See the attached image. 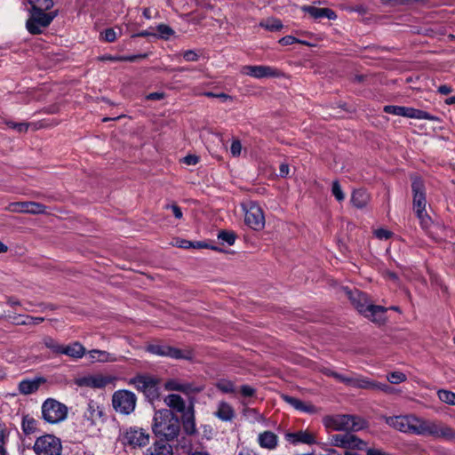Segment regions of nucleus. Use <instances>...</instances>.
<instances>
[{"label": "nucleus", "instance_id": "19", "mask_svg": "<svg viewBox=\"0 0 455 455\" xmlns=\"http://www.w3.org/2000/svg\"><path fill=\"white\" fill-rule=\"evenodd\" d=\"M8 209L14 212L39 214L45 212V206L36 202H17L9 204Z\"/></svg>", "mask_w": 455, "mask_h": 455}, {"label": "nucleus", "instance_id": "25", "mask_svg": "<svg viewBox=\"0 0 455 455\" xmlns=\"http://www.w3.org/2000/svg\"><path fill=\"white\" fill-rule=\"evenodd\" d=\"M257 441L261 448L273 451L278 446L279 439L274 432L267 430L259 434Z\"/></svg>", "mask_w": 455, "mask_h": 455}, {"label": "nucleus", "instance_id": "55", "mask_svg": "<svg viewBox=\"0 0 455 455\" xmlns=\"http://www.w3.org/2000/svg\"><path fill=\"white\" fill-rule=\"evenodd\" d=\"M298 42H299V41L292 36H286L282 37L279 40V44L283 46L291 45V44H293Z\"/></svg>", "mask_w": 455, "mask_h": 455}, {"label": "nucleus", "instance_id": "30", "mask_svg": "<svg viewBox=\"0 0 455 455\" xmlns=\"http://www.w3.org/2000/svg\"><path fill=\"white\" fill-rule=\"evenodd\" d=\"M387 310V308L382 306H375L371 304L369 310H367V313H365L363 315L371 319L372 322L382 323L386 320L385 313Z\"/></svg>", "mask_w": 455, "mask_h": 455}, {"label": "nucleus", "instance_id": "26", "mask_svg": "<svg viewBox=\"0 0 455 455\" xmlns=\"http://www.w3.org/2000/svg\"><path fill=\"white\" fill-rule=\"evenodd\" d=\"M323 372L325 375L333 377L338 381L344 383L345 385H347L348 387H355V388L356 387L358 377H359V374H356V373H351L349 375H343V374L338 373L334 371H331L330 369H324L323 371Z\"/></svg>", "mask_w": 455, "mask_h": 455}, {"label": "nucleus", "instance_id": "45", "mask_svg": "<svg viewBox=\"0 0 455 455\" xmlns=\"http://www.w3.org/2000/svg\"><path fill=\"white\" fill-rule=\"evenodd\" d=\"M156 31L161 38L168 39L171 36L174 34V31L165 24H159L156 27Z\"/></svg>", "mask_w": 455, "mask_h": 455}, {"label": "nucleus", "instance_id": "10", "mask_svg": "<svg viewBox=\"0 0 455 455\" xmlns=\"http://www.w3.org/2000/svg\"><path fill=\"white\" fill-rule=\"evenodd\" d=\"M241 74L256 78L262 79L267 77H279L282 72L275 67L267 65H245L241 68Z\"/></svg>", "mask_w": 455, "mask_h": 455}, {"label": "nucleus", "instance_id": "6", "mask_svg": "<svg viewBox=\"0 0 455 455\" xmlns=\"http://www.w3.org/2000/svg\"><path fill=\"white\" fill-rule=\"evenodd\" d=\"M136 403L137 397L135 394L129 390H117L112 395V405L115 411L124 415H129L133 412Z\"/></svg>", "mask_w": 455, "mask_h": 455}, {"label": "nucleus", "instance_id": "63", "mask_svg": "<svg viewBox=\"0 0 455 455\" xmlns=\"http://www.w3.org/2000/svg\"><path fill=\"white\" fill-rule=\"evenodd\" d=\"M289 174V165L282 164L279 168V175L281 177H286Z\"/></svg>", "mask_w": 455, "mask_h": 455}, {"label": "nucleus", "instance_id": "44", "mask_svg": "<svg viewBox=\"0 0 455 455\" xmlns=\"http://www.w3.org/2000/svg\"><path fill=\"white\" fill-rule=\"evenodd\" d=\"M302 10L315 19L323 18L324 8H318L315 6H303Z\"/></svg>", "mask_w": 455, "mask_h": 455}, {"label": "nucleus", "instance_id": "46", "mask_svg": "<svg viewBox=\"0 0 455 455\" xmlns=\"http://www.w3.org/2000/svg\"><path fill=\"white\" fill-rule=\"evenodd\" d=\"M5 124L8 128L16 130L19 132H26L29 127L28 123H15L13 121H6Z\"/></svg>", "mask_w": 455, "mask_h": 455}, {"label": "nucleus", "instance_id": "36", "mask_svg": "<svg viewBox=\"0 0 455 455\" xmlns=\"http://www.w3.org/2000/svg\"><path fill=\"white\" fill-rule=\"evenodd\" d=\"M32 11H47L53 6L52 0H28Z\"/></svg>", "mask_w": 455, "mask_h": 455}, {"label": "nucleus", "instance_id": "22", "mask_svg": "<svg viewBox=\"0 0 455 455\" xmlns=\"http://www.w3.org/2000/svg\"><path fill=\"white\" fill-rule=\"evenodd\" d=\"M103 416V411L101 407L94 401H90L87 403L86 410L84 412V419L88 422L89 426H92L97 423L98 420Z\"/></svg>", "mask_w": 455, "mask_h": 455}, {"label": "nucleus", "instance_id": "58", "mask_svg": "<svg viewBox=\"0 0 455 455\" xmlns=\"http://www.w3.org/2000/svg\"><path fill=\"white\" fill-rule=\"evenodd\" d=\"M44 321V317H34V316H28L27 320L23 322L24 324H33L36 325Z\"/></svg>", "mask_w": 455, "mask_h": 455}, {"label": "nucleus", "instance_id": "5", "mask_svg": "<svg viewBox=\"0 0 455 455\" xmlns=\"http://www.w3.org/2000/svg\"><path fill=\"white\" fill-rule=\"evenodd\" d=\"M43 419L51 424L63 421L68 415V408L65 404L55 399L48 398L42 405Z\"/></svg>", "mask_w": 455, "mask_h": 455}, {"label": "nucleus", "instance_id": "12", "mask_svg": "<svg viewBox=\"0 0 455 455\" xmlns=\"http://www.w3.org/2000/svg\"><path fill=\"white\" fill-rule=\"evenodd\" d=\"M157 379L147 375H138L129 380L137 390L143 392L147 396L155 398L157 396Z\"/></svg>", "mask_w": 455, "mask_h": 455}, {"label": "nucleus", "instance_id": "21", "mask_svg": "<svg viewBox=\"0 0 455 455\" xmlns=\"http://www.w3.org/2000/svg\"><path fill=\"white\" fill-rule=\"evenodd\" d=\"M44 383L45 379L42 377L26 379L19 383L18 389L20 394L27 395L36 392L40 386Z\"/></svg>", "mask_w": 455, "mask_h": 455}, {"label": "nucleus", "instance_id": "39", "mask_svg": "<svg viewBox=\"0 0 455 455\" xmlns=\"http://www.w3.org/2000/svg\"><path fill=\"white\" fill-rule=\"evenodd\" d=\"M216 387L225 394H232L235 391V384L228 379H221L217 381Z\"/></svg>", "mask_w": 455, "mask_h": 455}, {"label": "nucleus", "instance_id": "47", "mask_svg": "<svg viewBox=\"0 0 455 455\" xmlns=\"http://www.w3.org/2000/svg\"><path fill=\"white\" fill-rule=\"evenodd\" d=\"M405 107L387 105L384 107V112L394 116H403Z\"/></svg>", "mask_w": 455, "mask_h": 455}, {"label": "nucleus", "instance_id": "42", "mask_svg": "<svg viewBox=\"0 0 455 455\" xmlns=\"http://www.w3.org/2000/svg\"><path fill=\"white\" fill-rule=\"evenodd\" d=\"M387 379L391 384H400L407 380L406 375L402 371H392L387 374Z\"/></svg>", "mask_w": 455, "mask_h": 455}, {"label": "nucleus", "instance_id": "4", "mask_svg": "<svg viewBox=\"0 0 455 455\" xmlns=\"http://www.w3.org/2000/svg\"><path fill=\"white\" fill-rule=\"evenodd\" d=\"M120 442L130 448H140L148 444L149 434L143 429L136 426L124 428L119 436Z\"/></svg>", "mask_w": 455, "mask_h": 455}, {"label": "nucleus", "instance_id": "24", "mask_svg": "<svg viewBox=\"0 0 455 455\" xmlns=\"http://www.w3.org/2000/svg\"><path fill=\"white\" fill-rule=\"evenodd\" d=\"M282 399L297 411L309 414H314L317 412V408L315 405H313L312 403H306L296 397L290 396L288 395H282Z\"/></svg>", "mask_w": 455, "mask_h": 455}, {"label": "nucleus", "instance_id": "32", "mask_svg": "<svg viewBox=\"0 0 455 455\" xmlns=\"http://www.w3.org/2000/svg\"><path fill=\"white\" fill-rule=\"evenodd\" d=\"M370 201V196L364 189H355L351 196V203L356 208H363Z\"/></svg>", "mask_w": 455, "mask_h": 455}, {"label": "nucleus", "instance_id": "27", "mask_svg": "<svg viewBox=\"0 0 455 455\" xmlns=\"http://www.w3.org/2000/svg\"><path fill=\"white\" fill-rule=\"evenodd\" d=\"M72 358L79 359L82 358L85 354L84 347L79 342H73L69 345H62L60 353Z\"/></svg>", "mask_w": 455, "mask_h": 455}, {"label": "nucleus", "instance_id": "15", "mask_svg": "<svg viewBox=\"0 0 455 455\" xmlns=\"http://www.w3.org/2000/svg\"><path fill=\"white\" fill-rule=\"evenodd\" d=\"M284 439L287 443L292 445L298 444H315L317 443L316 435L308 430H300L297 432H287L284 434Z\"/></svg>", "mask_w": 455, "mask_h": 455}, {"label": "nucleus", "instance_id": "1", "mask_svg": "<svg viewBox=\"0 0 455 455\" xmlns=\"http://www.w3.org/2000/svg\"><path fill=\"white\" fill-rule=\"evenodd\" d=\"M389 427L406 434L429 435L435 438L451 437L452 430L436 420L425 419L414 414L385 417Z\"/></svg>", "mask_w": 455, "mask_h": 455}, {"label": "nucleus", "instance_id": "61", "mask_svg": "<svg viewBox=\"0 0 455 455\" xmlns=\"http://www.w3.org/2000/svg\"><path fill=\"white\" fill-rule=\"evenodd\" d=\"M438 92L443 95H448L452 92V89L451 86L443 84L438 87L437 89Z\"/></svg>", "mask_w": 455, "mask_h": 455}, {"label": "nucleus", "instance_id": "49", "mask_svg": "<svg viewBox=\"0 0 455 455\" xmlns=\"http://www.w3.org/2000/svg\"><path fill=\"white\" fill-rule=\"evenodd\" d=\"M100 37L106 42H114L117 38V33L113 28H107L101 34Z\"/></svg>", "mask_w": 455, "mask_h": 455}, {"label": "nucleus", "instance_id": "29", "mask_svg": "<svg viewBox=\"0 0 455 455\" xmlns=\"http://www.w3.org/2000/svg\"><path fill=\"white\" fill-rule=\"evenodd\" d=\"M88 357L91 362L113 363L117 361L116 355L99 349L89 351Z\"/></svg>", "mask_w": 455, "mask_h": 455}, {"label": "nucleus", "instance_id": "51", "mask_svg": "<svg viewBox=\"0 0 455 455\" xmlns=\"http://www.w3.org/2000/svg\"><path fill=\"white\" fill-rule=\"evenodd\" d=\"M230 152H231L232 156L235 157H237L241 155L242 144H241L240 140H234L232 141L231 147H230Z\"/></svg>", "mask_w": 455, "mask_h": 455}, {"label": "nucleus", "instance_id": "38", "mask_svg": "<svg viewBox=\"0 0 455 455\" xmlns=\"http://www.w3.org/2000/svg\"><path fill=\"white\" fill-rule=\"evenodd\" d=\"M218 239L221 242V243L233 245L236 240V235L234 231L221 230L218 234Z\"/></svg>", "mask_w": 455, "mask_h": 455}, {"label": "nucleus", "instance_id": "40", "mask_svg": "<svg viewBox=\"0 0 455 455\" xmlns=\"http://www.w3.org/2000/svg\"><path fill=\"white\" fill-rule=\"evenodd\" d=\"M260 26L270 31H278L283 28V24L280 20L271 18L265 21L260 22Z\"/></svg>", "mask_w": 455, "mask_h": 455}, {"label": "nucleus", "instance_id": "8", "mask_svg": "<svg viewBox=\"0 0 455 455\" xmlns=\"http://www.w3.org/2000/svg\"><path fill=\"white\" fill-rule=\"evenodd\" d=\"M45 11H32L30 18L27 20L26 27L30 34L37 35L42 33L43 29L48 27L58 12H44Z\"/></svg>", "mask_w": 455, "mask_h": 455}, {"label": "nucleus", "instance_id": "56", "mask_svg": "<svg viewBox=\"0 0 455 455\" xmlns=\"http://www.w3.org/2000/svg\"><path fill=\"white\" fill-rule=\"evenodd\" d=\"M241 394L245 397H251L254 395L255 389L248 385H243L241 387Z\"/></svg>", "mask_w": 455, "mask_h": 455}, {"label": "nucleus", "instance_id": "37", "mask_svg": "<svg viewBox=\"0 0 455 455\" xmlns=\"http://www.w3.org/2000/svg\"><path fill=\"white\" fill-rule=\"evenodd\" d=\"M21 427L26 435L32 434L37 428V421L29 416H25L22 419Z\"/></svg>", "mask_w": 455, "mask_h": 455}, {"label": "nucleus", "instance_id": "50", "mask_svg": "<svg viewBox=\"0 0 455 455\" xmlns=\"http://www.w3.org/2000/svg\"><path fill=\"white\" fill-rule=\"evenodd\" d=\"M374 235L379 240H387L392 237L393 233L385 228H378L374 230Z\"/></svg>", "mask_w": 455, "mask_h": 455}, {"label": "nucleus", "instance_id": "9", "mask_svg": "<svg viewBox=\"0 0 455 455\" xmlns=\"http://www.w3.org/2000/svg\"><path fill=\"white\" fill-rule=\"evenodd\" d=\"M33 449L36 455H60L62 445L56 436L45 435L36 440Z\"/></svg>", "mask_w": 455, "mask_h": 455}, {"label": "nucleus", "instance_id": "18", "mask_svg": "<svg viewBox=\"0 0 455 455\" xmlns=\"http://www.w3.org/2000/svg\"><path fill=\"white\" fill-rule=\"evenodd\" d=\"M164 387L165 390L180 391L186 395L199 393L203 390L201 387L195 386L192 383L185 382L178 379H171L167 380Z\"/></svg>", "mask_w": 455, "mask_h": 455}, {"label": "nucleus", "instance_id": "53", "mask_svg": "<svg viewBox=\"0 0 455 455\" xmlns=\"http://www.w3.org/2000/svg\"><path fill=\"white\" fill-rule=\"evenodd\" d=\"M417 217L419 218V220L420 221V225L422 226V228H427L429 224H430V218L427 214L426 210L422 211L421 214H417Z\"/></svg>", "mask_w": 455, "mask_h": 455}, {"label": "nucleus", "instance_id": "28", "mask_svg": "<svg viewBox=\"0 0 455 455\" xmlns=\"http://www.w3.org/2000/svg\"><path fill=\"white\" fill-rule=\"evenodd\" d=\"M147 455H173L172 446L164 440L156 441L147 450Z\"/></svg>", "mask_w": 455, "mask_h": 455}, {"label": "nucleus", "instance_id": "20", "mask_svg": "<svg viewBox=\"0 0 455 455\" xmlns=\"http://www.w3.org/2000/svg\"><path fill=\"white\" fill-rule=\"evenodd\" d=\"M347 295L354 305V307L358 310L359 313L364 315L369 310V307L371 303H370L367 295L358 290L348 291Z\"/></svg>", "mask_w": 455, "mask_h": 455}, {"label": "nucleus", "instance_id": "59", "mask_svg": "<svg viewBox=\"0 0 455 455\" xmlns=\"http://www.w3.org/2000/svg\"><path fill=\"white\" fill-rule=\"evenodd\" d=\"M366 455H391L380 449L370 448L366 451Z\"/></svg>", "mask_w": 455, "mask_h": 455}, {"label": "nucleus", "instance_id": "33", "mask_svg": "<svg viewBox=\"0 0 455 455\" xmlns=\"http://www.w3.org/2000/svg\"><path fill=\"white\" fill-rule=\"evenodd\" d=\"M403 116L419 120H433V116L429 113L408 107H405Z\"/></svg>", "mask_w": 455, "mask_h": 455}, {"label": "nucleus", "instance_id": "60", "mask_svg": "<svg viewBox=\"0 0 455 455\" xmlns=\"http://www.w3.org/2000/svg\"><path fill=\"white\" fill-rule=\"evenodd\" d=\"M184 163L188 165H195L198 163V157L196 156H187L184 158Z\"/></svg>", "mask_w": 455, "mask_h": 455}, {"label": "nucleus", "instance_id": "17", "mask_svg": "<svg viewBox=\"0 0 455 455\" xmlns=\"http://www.w3.org/2000/svg\"><path fill=\"white\" fill-rule=\"evenodd\" d=\"M355 388H363L369 390H379L387 395H392L396 392V389L391 386L372 380L369 378L359 375Z\"/></svg>", "mask_w": 455, "mask_h": 455}, {"label": "nucleus", "instance_id": "57", "mask_svg": "<svg viewBox=\"0 0 455 455\" xmlns=\"http://www.w3.org/2000/svg\"><path fill=\"white\" fill-rule=\"evenodd\" d=\"M165 208L171 209L175 218L179 220L182 218L183 214L181 209L177 204L166 205Z\"/></svg>", "mask_w": 455, "mask_h": 455}, {"label": "nucleus", "instance_id": "31", "mask_svg": "<svg viewBox=\"0 0 455 455\" xmlns=\"http://www.w3.org/2000/svg\"><path fill=\"white\" fill-rule=\"evenodd\" d=\"M164 402L168 407L177 411L178 412H183L185 411V401L179 395H168L164 397Z\"/></svg>", "mask_w": 455, "mask_h": 455}, {"label": "nucleus", "instance_id": "11", "mask_svg": "<svg viewBox=\"0 0 455 455\" xmlns=\"http://www.w3.org/2000/svg\"><path fill=\"white\" fill-rule=\"evenodd\" d=\"M331 444L345 449L363 450L366 443L351 433L336 434L331 436Z\"/></svg>", "mask_w": 455, "mask_h": 455}, {"label": "nucleus", "instance_id": "43", "mask_svg": "<svg viewBox=\"0 0 455 455\" xmlns=\"http://www.w3.org/2000/svg\"><path fill=\"white\" fill-rule=\"evenodd\" d=\"M44 345L56 354L60 353L61 346L55 339L51 337H45L43 339Z\"/></svg>", "mask_w": 455, "mask_h": 455}, {"label": "nucleus", "instance_id": "35", "mask_svg": "<svg viewBox=\"0 0 455 455\" xmlns=\"http://www.w3.org/2000/svg\"><path fill=\"white\" fill-rule=\"evenodd\" d=\"M10 432L6 426L0 423V454L8 455L5 445L9 440Z\"/></svg>", "mask_w": 455, "mask_h": 455}, {"label": "nucleus", "instance_id": "14", "mask_svg": "<svg viewBox=\"0 0 455 455\" xmlns=\"http://www.w3.org/2000/svg\"><path fill=\"white\" fill-rule=\"evenodd\" d=\"M114 380L112 377L104 376L102 374H89L76 379L75 383L78 387L91 388H103Z\"/></svg>", "mask_w": 455, "mask_h": 455}, {"label": "nucleus", "instance_id": "48", "mask_svg": "<svg viewBox=\"0 0 455 455\" xmlns=\"http://www.w3.org/2000/svg\"><path fill=\"white\" fill-rule=\"evenodd\" d=\"M331 193L339 202H341L345 199V194L343 193L338 180H334L332 182Z\"/></svg>", "mask_w": 455, "mask_h": 455}, {"label": "nucleus", "instance_id": "34", "mask_svg": "<svg viewBox=\"0 0 455 455\" xmlns=\"http://www.w3.org/2000/svg\"><path fill=\"white\" fill-rule=\"evenodd\" d=\"M243 415L250 423H261L265 421V417L253 408H245L243 411Z\"/></svg>", "mask_w": 455, "mask_h": 455}, {"label": "nucleus", "instance_id": "13", "mask_svg": "<svg viewBox=\"0 0 455 455\" xmlns=\"http://www.w3.org/2000/svg\"><path fill=\"white\" fill-rule=\"evenodd\" d=\"M147 350L151 354L168 356L174 359H191L192 354L190 351H183L176 347H169L166 345L153 344L147 347Z\"/></svg>", "mask_w": 455, "mask_h": 455}, {"label": "nucleus", "instance_id": "3", "mask_svg": "<svg viewBox=\"0 0 455 455\" xmlns=\"http://www.w3.org/2000/svg\"><path fill=\"white\" fill-rule=\"evenodd\" d=\"M325 427L334 431H358L363 427V421L347 414L326 416L323 419Z\"/></svg>", "mask_w": 455, "mask_h": 455}, {"label": "nucleus", "instance_id": "52", "mask_svg": "<svg viewBox=\"0 0 455 455\" xmlns=\"http://www.w3.org/2000/svg\"><path fill=\"white\" fill-rule=\"evenodd\" d=\"M182 56L186 61H197L199 55L194 50H188L182 53Z\"/></svg>", "mask_w": 455, "mask_h": 455}, {"label": "nucleus", "instance_id": "7", "mask_svg": "<svg viewBox=\"0 0 455 455\" xmlns=\"http://www.w3.org/2000/svg\"><path fill=\"white\" fill-rule=\"evenodd\" d=\"M242 207L245 224L254 230H261L265 227V216L260 206L254 201H248Z\"/></svg>", "mask_w": 455, "mask_h": 455}, {"label": "nucleus", "instance_id": "62", "mask_svg": "<svg viewBox=\"0 0 455 455\" xmlns=\"http://www.w3.org/2000/svg\"><path fill=\"white\" fill-rule=\"evenodd\" d=\"M323 18H327L329 20H335L337 18V15L332 10L329 8H324Z\"/></svg>", "mask_w": 455, "mask_h": 455}, {"label": "nucleus", "instance_id": "23", "mask_svg": "<svg viewBox=\"0 0 455 455\" xmlns=\"http://www.w3.org/2000/svg\"><path fill=\"white\" fill-rule=\"evenodd\" d=\"M213 414L221 421L230 422L235 419V411L231 404L225 401H220L218 403Z\"/></svg>", "mask_w": 455, "mask_h": 455}, {"label": "nucleus", "instance_id": "54", "mask_svg": "<svg viewBox=\"0 0 455 455\" xmlns=\"http://www.w3.org/2000/svg\"><path fill=\"white\" fill-rule=\"evenodd\" d=\"M175 245L179 248H183V249H189L192 247H196V244L193 242H190V241L185 240V239H178L175 242Z\"/></svg>", "mask_w": 455, "mask_h": 455}, {"label": "nucleus", "instance_id": "2", "mask_svg": "<svg viewBox=\"0 0 455 455\" xmlns=\"http://www.w3.org/2000/svg\"><path fill=\"white\" fill-rule=\"evenodd\" d=\"M180 428L179 418L171 410L162 409L155 412L152 431L156 436L173 440L179 435Z\"/></svg>", "mask_w": 455, "mask_h": 455}, {"label": "nucleus", "instance_id": "16", "mask_svg": "<svg viewBox=\"0 0 455 455\" xmlns=\"http://www.w3.org/2000/svg\"><path fill=\"white\" fill-rule=\"evenodd\" d=\"M411 189L413 193V209L416 214H421L422 211L426 210L427 201L424 184L419 178H415L412 180Z\"/></svg>", "mask_w": 455, "mask_h": 455}, {"label": "nucleus", "instance_id": "64", "mask_svg": "<svg viewBox=\"0 0 455 455\" xmlns=\"http://www.w3.org/2000/svg\"><path fill=\"white\" fill-rule=\"evenodd\" d=\"M385 4H403L408 3L410 0H380Z\"/></svg>", "mask_w": 455, "mask_h": 455}, {"label": "nucleus", "instance_id": "41", "mask_svg": "<svg viewBox=\"0 0 455 455\" xmlns=\"http://www.w3.org/2000/svg\"><path fill=\"white\" fill-rule=\"evenodd\" d=\"M437 395L440 401L443 403L455 405V393L449 390L441 389L437 392Z\"/></svg>", "mask_w": 455, "mask_h": 455}]
</instances>
